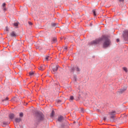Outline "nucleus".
<instances>
[{
  "instance_id": "13",
  "label": "nucleus",
  "mask_w": 128,
  "mask_h": 128,
  "mask_svg": "<svg viewBox=\"0 0 128 128\" xmlns=\"http://www.w3.org/2000/svg\"><path fill=\"white\" fill-rule=\"evenodd\" d=\"M126 88H125L124 89H121L120 90V92H121V94H122V92H126Z\"/></svg>"
},
{
  "instance_id": "35",
  "label": "nucleus",
  "mask_w": 128,
  "mask_h": 128,
  "mask_svg": "<svg viewBox=\"0 0 128 128\" xmlns=\"http://www.w3.org/2000/svg\"><path fill=\"white\" fill-rule=\"evenodd\" d=\"M74 123H76V122H74Z\"/></svg>"
},
{
  "instance_id": "10",
  "label": "nucleus",
  "mask_w": 128,
  "mask_h": 128,
  "mask_svg": "<svg viewBox=\"0 0 128 128\" xmlns=\"http://www.w3.org/2000/svg\"><path fill=\"white\" fill-rule=\"evenodd\" d=\"M54 111L52 110L51 112L50 116V118H54Z\"/></svg>"
},
{
  "instance_id": "14",
  "label": "nucleus",
  "mask_w": 128,
  "mask_h": 128,
  "mask_svg": "<svg viewBox=\"0 0 128 128\" xmlns=\"http://www.w3.org/2000/svg\"><path fill=\"white\" fill-rule=\"evenodd\" d=\"M29 74H30V76H34V72H29Z\"/></svg>"
},
{
  "instance_id": "31",
  "label": "nucleus",
  "mask_w": 128,
  "mask_h": 128,
  "mask_svg": "<svg viewBox=\"0 0 128 128\" xmlns=\"http://www.w3.org/2000/svg\"><path fill=\"white\" fill-rule=\"evenodd\" d=\"M6 32H8V28H6Z\"/></svg>"
},
{
  "instance_id": "17",
  "label": "nucleus",
  "mask_w": 128,
  "mask_h": 128,
  "mask_svg": "<svg viewBox=\"0 0 128 128\" xmlns=\"http://www.w3.org/2000/svg\"><path fill=\"white\" fill-rule=\"evenodd\" d=\"M94 15V16H96V10H92Z\"/></svg>"
},
{
  "instance_id": "29",
  "label": "nucleus",
  "mask_w": 128,
  "mask_h": 128,
  "mask_svg": "<svg viewBox=\"0 0 128 128\" xmlns=\"http://www.w3.org/2000/svg\"><path fill=\"white\" fill-rule=\"evenodd\" d=\"M2 6L4 8V6H6V3H3V4H2Z\"/></svg>"
},
{
  "instance_id": "5",
  "label": "nucleus",
  "mask_w": 128,
  "mask_h": 128,
  "mask_svg": "<svg viewBox=\"0 0 128 128\" xmlns=\"http://www.w3.org/2000/svg\"><path fill=\"white\" fill-rule=\"evenodd\" d=\"M116 114V112L115 110H112L110 112V114L111 116V118H114V115Z\"/></svg>"
},
{
  "instance_id": "34",
  "label": "nucleus",
  "mask_w": 128,
  "mask_h": 128,
  "mask_svg": "<svg viewBox=\"0 0 128 128\" xmlns=\"http://www.w3.org/2000/svg\"><path fill=\"white\" fill-rule=\"evenodd\" d=\"M72 72H74V70H72Z\"/></svg>"
},
{
  "instance_id": "8",
  "label": "nucleus",
  "mask_w": 128,
  "mask_h": 128,
  "mask_svg": "<svg viewBox=\"0 0 128 128\" xmlns=\"http://www.w3.org/2000/svg\"><path fill=\"white\" fill-rule=\"evenodd\" d=\"M21 120H22L20 119V118H16L15 119L16 122H18V124H20V122Z\"/></svg>"
},
{
  "instance_id": "22",
  "label": "nucleus",
  "mask_w": 128,
  "mask_h": 128,
  "mask_svg": "<svg viewBox=\"0 0 128 128\" xmlns=\"http://www.w3.org/2000/svg\"><path fill=\"white\" fill-rule=\"evenodd\" d=\"M14 26H18V22H15L14 24Z\"/></svg>"
},
{
  "instance_id": "20",
  "label": "nucleus",
  "mask_w": 128,
  "mask_h": 128,
  "mask_svg": "<svg viewBox=\"0 0 128 128\" xmlns=\"http://www.w3.org/2000/svg\"><path fill=\"white\" fill-rule=\"evenodd\" d=\"M123 70H124V71L126 72H128V68H126L124 67Z\"/></svg>"
},
{
  "instance_id": "32",
  "label": "nucleus",
  "mask_w": 128,
  "mask_h": 128,
  "mask_svg": "<svg viewBox=\"0 0 128 128\" xmlns=\"http://www.w3.org/2000/svg\"><path fill=\"white\" fill-rule=\"evenodd\" d=\"M116 42H120V39H116Z\"/></svg>"
},
{
  "instance_id": "23",
  "label": "nucleus",
  "mask_w": 128,
  "mask_h": 128,
  "mask_svg": "<svg viewBox=\"0 0 128 128\" xmlns=\"http://www.w3.org/2000/svg\"><path fill=\"white\" fill-rule=\"evenodd\" d=\"M20 118H22V116H24V113H22V112L20 113Z\"/></svg>"
},
{
  "instance_id": "3",
  "label": "nucleus",
  "mask_w": 128,
  "mask_h": 128,
  "mask_svg": "<svg viewBox=\"0 0 128 128\" xmlns=\"http://www.w3.org/2000/svg\"><path fill=\"white\" fill-rule=\"evenodd\" d=\"M58 66H54L52 67V74H54L55 72H58Z\"/></svg>"
},
{
  "instance_id": "2",
  "label": "nucleus",
  "mask_w": 128,
  "mask_h": 128,
  "mask_svg": "<svg viewBox=\"0 0 128 128\" xmlns=\"http://www.w3.org/2000/svg\"><path fill=\"white\" fill-rule=\"evenodd\" d=\"M123 38H124V40L126 42H128V31L125 30L123 34Z\"/></svg>"
},
{
  "instance_id": "25",
  "label": "nucleus",
  "mask_w": 128,
  "mask_h": 128,
  "mask_svg": "<svg viewBox=\"0 0 128 128\" xmlns=\"http://www.w3.org/2000/svg\"><path fill=\"white\" fill-rule=\"evenodd\" d=\"M80 112H84V108H80Z\"/></svg>"
},
{
  "instance_id": "33",
  "label": "nucleus",
  "mask_w": 128,
  "mask_h": 128,
  "mask_svg": "<svg viewBox=\"0 0 128 128\" xmlns=\"http://www.w3.org/2000/svg\"><path fill=\"white\" fill-rule=\"evenodd\" d=\"M106 120V117L104 118V120Z\"/></svg>"
},
{
  "instance_id": "16",
  "label": "nucleus",
  "mask_w": 128,
  "mask_h": 128,
  "mask_svg": "<svg viewBox=\"0 0 128 128\" xmlns=\"http://www.w3.org/2000/svg\"><path fill=\"white\" fill-rule=\"evenodd\" d=\"M75 70L76 72H80V70L78 66L75 67Z\"/></svg>"
},
{
  "instance_id": "27",
  "label": "nucleus",
  "mask_w": 128,
  "mask_h": 128,
  "mask_svg": "<svg viewBox=\"0 0 128 128\" xmlns=\"http://www.w3.org/2000/svg\"><path fill=\"white\" fill-rule=\"evenodd\" d=\"M124 2V0H119L120 2Z\"/></svg>"
},
{
  "instance_id": "21",
  "label": "nucleus",
  "mask_w": 128,
  "mask_h": 128,
  "mask_svg": "<svg viewBox=\"0 0 128 128\" xmlns=\"http://www.w3.org/2000/svg\"><path fill=\"white\" fill-rule=\"evenodd\" d=\"M3 126H6L8 125V123L6 122H3Z\"/></svg>"
},
{
  "instance_id": "9",
  "label": "nucleus",
  "mask_w": 128,
  "mask_h": 128,
  "mask_svg": "<svg viewBox=\"0 0 128 128\" xmlns=\"http://www.w3.org/2000/svg\"><path fill=\"white\" fill-rule=\"evenodd\" d=\"M39 70H44V65H42L40 66L39 68Z\"/></svg>"
},
{
  "instance_id": "12",
  "label": "nucleus",
  "mask_w": 128,
  "mask_h": 128,
  "mask_svg": "<svg viewBox=\"0 0 128 128\" xmlns=\"http://www.w3.org/2000/svg\"><path fill=\"white\" fill-rule=\"evenodd\" d=\"M74 100V96H70L69 99L70 102H72Z\"/></svg>"
},
{
  "instance_id": "24",
  "label": "nucleus",
  "mask_w": 128,
  "mask_h": 128,
  "mask_svg": "<svg viewBox=\"0 0 128 128\" xmlns=\"http://www.w3.org/2000/svg\"><path fill=\"white\" fill-rule=\"evenodd\" d=\"M52 26H56V23H52Z\"/></svg>"
},
{
  "instance_id": "6",
  "label": "nucleus",
  "mask_w": 128,
  "mask_h": 128,
  "mask_svg": "<svg viewBox=\"0 0 128 128\" xmlns=\"http://www.w3.org/2000/svg\"><path fill=\"white\" fill-rule=\"evenodd\" d=\"M10 36H12V38H16V32H14V31H12V32H11V33L10 34Z\"/></svg>"
},
{
  "instance_id": "15",
  "label": "nucleus",
  "mask_w": 128,
  "mask_h": 128,
  "mask_svg": "<svg viewBox=\"0 0 128 128\" xmlns=\"http://www.w3.org/2000/svg\"><path fill=\"white\" fill-rule=\"evenodd\" d=\"M45 60H50V56H46L45 57Z\"/></svg>"
},
{
  "instance_id": "28",
  "label": "nucleus",
  "mask_w": 128,
  "mask_h": 128,
  "mask_svg": "<svg viewBox=\"0 0 128 128\" xmlns=\"http://www.w3.org/2000/svg\"><path fill=\"white\" fill-rule=\"evenodd\" d=\"M68 50V47H67V46L64 47V51H66V50Z\"/></svg>"
},
{
  "instance_id": "19",
  "label": "nucleus",
  "mask_w": 128,
  "mask_h": 128,
  "mask_svg": "<svg viewBox=\"0 0 128 128\" xmlns=\"http://www.w3.org/2000/svg\"><path fill=\"white\" fill-rule=\"evenodd\" d=\"M52 42H56V38H52Z\"/></svg>"
},
{
  "instance_id": "26",
  "label": "nucleus",
  "mask_w": 128,
  "mask_h": 128,
  "mask_svg": "<svg viewBox=\"0 0 128 128\" xmlns=\"http://www.w3.org/2000/svg\"><path fill=\"white\" fill-rule=\"evenodd\" d=\"M28 24H30V26H32V22H28Z\"/></svg>"
},
{
  "instance_id": "18",
  "label": "nucleus",
  "mask_w": 128,
  "mask_h": 128,
  "mask_svg": "<svg viewBox=\"0 0 128 128\" xmlns=\"http://www.w3.org/2000/svg\"><path fill=\"white\" fill-rule=\"evenodd\" d=\"M6 100H8V97H6L4 100H2V102H6Z\"/></svg>"
},
{
  "instance_id": "30",
  "label": "nucleus",
  "mask_w": 128,
  "mask_h": 128,
  "mask_svg": "<svg viewBox=\"0 0 128 128\" xmlns=\"http://www.w3.org/2000/svg\"><path fill=\"white\" fill-rule=\"evenodd\" d=\"M58 102H62V100H58Z\"/></svg>"
},
{
  "instance_id": "4",
  "label": "nucleus",
  "mask_w": 128,
  "mask_h": 128,
  "mask_svg": "<svg viewBox=\"0 0 128 128\" xmlns=\"http://www.w3.org/2000/svg\"><path fill=\"white\" fill-rule=\"evenodd\" d=\"M37 118L38 120H44V115L42 114H38L37 115Z\"/></svg>"
},
{
  "instance_id": "7",
  "label": "nucleus",
  "mask_w": 128,
  "mask_h": 128,
  "mask_svg": "<svg viewBox=\"0 0 128 128\" xmlns=\"http://www.w3.org/2000/svg\"><path fill=\"white\" fill-rule=\"evenodd\" d=\"M64 120V117L62 116H60L58 118V122H62Z\"/></svg>"
},
{
  "instance_id": "11",
  "label": "nucleus",
  "mask_w": 128,
  "mask_h": 128,
  "mask_svg": "<svg viewBox=\"0 0 128 128\" xmlns=\"http://www.w3.org/2000/svg\"><path fill=\"white\" fill-rule=\"evenodd\" d=\"M10 118H11V120H12L14 118V114H10L9 116Z\"/></svg>"
},
{
  "instance_id": "1",
  "label": "nucleus",
  "mask_w": 128,
  "mask_h": 128,
  "mask_svg": "<svg viewBox=\"0 0 128 128\" xmlns=\"http://www.w3.org/2000/svg\"><path fill=\"white\" fill-rule=\"evenodd\" d=\"M102 42H104L102 44L103 48H108V46H110V40L106 36L92 41L91 44H100Z\"/></svg>"
}]
</instances>
